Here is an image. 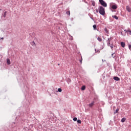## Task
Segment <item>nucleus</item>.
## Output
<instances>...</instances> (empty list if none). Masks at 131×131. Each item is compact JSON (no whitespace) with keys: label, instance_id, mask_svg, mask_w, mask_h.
Returning a JSON list of instances; mask_svg holds the SVG:
<instances>
[{"label":"nucleus","instance_id":"nucleus-4","mask_svg":"<svg viewBox=\"0 0 131 131\" xmlns=\"http://www.w3.org/2000/svg\"><path fill=\"white\" fill-rule=\"evenodd\" d=\"M124 31L126 33H127V35H131V31L130 30H125Z\"/></svg>","mask_w":131,"mask_h":131},{"label":"nucleus","instance_id":"nucleus-21","mask_svg":"<svg viewBox=\"0 0 131 131\" xmlns=\"http://www.w3.org/2000/svg\"><path fill=\"white\" fill-rule=\"evenodd\" d=\"M118 111H119V109L117 108V109L116 110V112H115L114 113H115V114L118 113Z\"/></svg>","mask_w":131,"mask_h":131},{"label":"nucleus","instance_id":"nucleus-9","mask_svg":"<svg viewBox=\"0 0 131 131\" xmlns=\"http://www.w3.org/2000/svg\"><path fill=\"white\" fill-rule=\"evenodd\" d=\"M112 9H113V10H116V9H117V6L114 5L112 6Z\"/></svg>","mask_w":131,"mask_h":131},{"label":"nucleus","instance_id":"nucleus-7","mask_svg":"<svg viewBox=\"0 0 131 131\" xmlns=\"http://www.w3.org/2000/svg\"><path fill=\"white\" fill-rule=\"evenodd\" d=\"M126 10L128 12H129V13H130V12H131L130 7H129V6H126Z\"/></svg>","mask_w":131,"mask_h":131},{"label":"nucleus","instance_id":"nucleus-28","mask_svg":"<svg viewBox=\"0 0 131 131\" xmlns=\"http://www.w3.org/2000/svg\"><path fill=\"white\" fill-rule=\"evenodd\" d=\"M2 11V9L0 8V12Z\"/></svg>","mask_w":131,"mask_h":131},{"label":"nucleus","instance_id":"nucleus-5","mask_svg":"<svg viewBox=\"0 0 131 131\" xmlns=\"http://www.w3.org/2000/svg\"><path fill=\"white\" fill-rule=\"evenodd\" d=\"M95 105V101H93L92 102H91L90 104H89V107H90V108H92V107H93V106H94Z\"/></svg>","mask_w":131,"mask_h":131},{"label":"nucleus","instance_id":"nucleus-8","mask_svg":"<svg viewBox=\"0 0 131 131\" xmlns=\"http://www.w3.org/2000/svg\"><path fill=\"white\" fill-rule=\"evenodd\" d=\"M114 80H116L117 81H118L120 80V79L118 77H114Z\"/></svg>","mask_w":131,"mask_h":131},{"label":"nucleus","instance_id":"nucleus-20","mask_svg":"<svg viewBox=\"0 0 131 131\" xmlns=\"http://www.w3.org/2000/svg\"><path fill=\"white\" fill-rule=\"evenodd\" d=\"M58 92H59V93H61V92H62V89L61 88L58 89Z\"/></svg>","mask_w":131,"mask_h":131},{"label":"nucleus","instance_id":"nucleus-13","mask_svg":"<svg viewBox=\"0 0 131 131\" xmlns=\"http://www.w3.org/2000/svg\"><path fill=\"white\" fill-rule=\"evenodd\" d=\"M113 18H114L116 20H118V17H117V16H116V15L113 16Z\"/></svg>","mask_w":131,"mask_h":131},{"label":"nucleus","instance_id":"nucleus-17","mask_svg":"<svg viewBox=\"0 0 131 131\" xmlns=\"http://www.w3.org/2000/svg\"><path fill=\"white\" fill-rule=\"evenodd\" d=\"M77 123H79V124H80L81 123V120H78L77 121Z\"/></svg>","mask_w":131,"mask_h":131},{"label":"nucleus","instance_id":"nucleus-10","mask_svg":"<svg viewBox=\"0 0 131 131\" xmlns=\"http://www.w3.org/2000/svg\"><path fill=\"white\" fill-rule=\"evenodd\" d=\"M121 46L122 48H124V47H125V43L121 42Z\"/></svg>","mask_w":131,"mask_h":131},{"label":"nucleus","instance_id":"nucleus-14","mask_svg":"<svg viewBox=\"0 0 131 131\" xmlns=\"http://www.w3.org/2000/svg\"><path fill=\"white\" fill-rule=\"evenodd\" d=\"M97 40H98V41H102V38L100 37H98L97 38Z\"/></svg>","mask_w":131,"mask_h":131},{"label":"nucleus","instance_id":"nucleus-22","mask_svg":"<svg viewBox=\"0 0 131 131\" xmlns=\"http://www.w3.org/2000/svg\"><path fill=\"white\" fill-rule=\"evenodd\" d=\"M73 120H74V121H77V118H76V117L74 118L73 119Z\"/></svg>","mask_w":131,"mask_h":131},{"label":"nucleus","instance_id":"nucleus-3","mask_svg":"<svg viewBox=\"0 0 131 131\" xmlns=\"http://www.w3.org/2000/svg\"><path fill=\"white\" fill-rule=\"evenodd\" d=\"M99 2L101 6H103V7H104L105 8L107 7V3H106L104 0H99Z\"/></svg>","mask_w":131,"mask_h":131},{"label":"nucleus","instance_id":"nucleus-12","mask_svg":"<svg viewBox=\"0 0 131 131\" xmlns=\"http://www.w3.org/2000/svg\"><path fill=\"white\" fill-rule=\"evenodd\" d=\"M7 63L8 65H10V64H11V61H10L9 59H7Z\"/></svg>","mask_w":131,"mask_h":131},{"label":"nucleus","instance_id":"nucleus-29","mask_svg":"<svg viewBox=\"0 0 131 131\" xmlns=\"http://www.w3.org/2000/svg\"><path fill=\"white\" fill-rule=\"evenodd\" d=\"M96 12H97V13H98V10H97Z\"/></svg>","mask_w":131,"mask_h":131},{"label":"nucleus","instance_id":"nucleus-27","mask_svg":"<svg viewBox=\"0 0 131 131\" xmlns=\"http://www.w3.org/2000/svg\"><path fill=\"white\" fill-rule=\"evenodd\" d=\"M0 39H4V37L0 38Z\"/></svg>","mask_w":131,"mask_h":131},{"label":"nucleus","instance_id":"nucleus-2","mask_svg":"<svg viewBox=\"0 0 131 131\" xmlns=\"http://www.w3.org/2000/svg\"><path fill=\"white\" fill-rule=\"evenodd\" d=\"M99 12L100 15L104 16V15H105V8H104L102 6H99Z\"/></svg>","mask_w":131,"mask_h":131},{"label":"nucleus","instance_id":"nucleus-18","mask_svg":"<svg viewBox=\"0 0 131 131\" xmlns=\"http://www.w3.org/2000/svg\"><path fill=\"white\" fill-rule=\"evenodd\" d=\"M66 14L67 15H69V16H70V11H67Z\"/></svg>","mask_w":131,"mask_h":131},{"label":"nucleus","instance_id":"nucleus-6","mask_svg":"<svg viewBox=\"0 0 131 131\" xmlns=\"http://www.w3.org/2000/svg\"><path fill=\"white\" fill-rule=\"evenodd\" d=\"M7 13H8V12L7 11L3 12V13L2 14V16H3L4 18H5V17H7Z\"/></svg>","mask_w":131,"mask_h":131},{"label":"nucleus","instance_id":"nucleus-15","mask_svg":"<svg viewBox=\"0 0 131 131\" xmlns=\"http://www.w3.org/2000/svg\"><path fill=\"white\" fill-rule=\"evenodd\" d=\"M93 27L94 30H96L97 29V25H93Z\"/></svg>","mask_w":131,"mask_h":131},{"label":"nucleus","instance_id":"nucleus-16","mask_svg":"<svg viewBox=\"0 0 131 131\" xmlns=\"http://www.w3.org/2000/svg\"><path fill=\"white\" fill-rule=\"evenodd\" d=\"M81 90L82 91H84V90H85V86L84 85L82 86L81 88Z\"/></svg>","mask_w":131,"mask_h":131},{"label":"nucleus","instance_id":"nucleus-23","mask_svg":"<svg viewBox=\"0 0 131 131\" xmlns=\"http://www.w3.org/2000/svg\"><path fill=\"white\" fill-rule=\"evenodd\" d=\"M114 54H115V53H113V54H112V57H113V58H115V55H114Z\"/></svg>","mask_w":131,"mask_h":131},{"label":"nucleus","instance_id":"nucleus-24","mask_svg":"<svg viewBox=\"0 0 131 131\" xmlns=\"http://www.w3.org/2000/svg\"><path fill=\"white\" fill-rule=\"evenodd\" d=\"M128 48H129V50H131V45H129Z\"/></svg>","mask_w":131,"mask_h":131},{"label":"nucleus","instance_id":"nucleus-1","mask_svg":"<svg viewBox=\"0 0 131 131\" xmlns=\"http://www.w3.org/2000/svg\"><path fill=\"white\" fill-rule=\"evenodd\" d=\"M112 38H108L107 46L108 47H110V48H111L112 51H113V48H114V47L115 46L113 45V43H112Z\"/></svg>","mask_w":131,"mask_h":131},{"label":"nucleus","instance_id":"nucleus-11","mask_svg":"<svg viewBox=\"0 0 131 131\" xmlns=\"http://www.w3.org/2000/svg\"><path fill=\"white\" fill-rule=\"evenodd\" d=\"M91 4L93 7H95L96 6V3H95V1H91Z\"/></svg>","mask_w":131,"mask_h":131},{"label":"nucleus","instance_id":"nucleus-25","mask_svg":"<svg viewBox=\"0 0 131 131\" xmlns=\"http://www.w3.org/2000/svg\"><path fill=\"white\" fill-rule=\"evenodd\" d=\"M33 43L34 45H35V42H34V41H33Z\"/></svg>","mask_w":131,"mask_h":131},{"label":"nucleus","instance_id":"nucleus-26","mask_svg":"<svg viewBox=\"0 0 131 131\" xmlns=\"http://www.w3.org/2000/svg\"><path fill=\"white\" fill-rule=\"evenodd\" d=\"M80 63H82V60H80Z\"/></svg>","mask_w":131,"mask_h":131},{"label":"nucleus","instance_id":"nucleus-19","mask_svg":"<svg viewBox=\"0 0 131 131\" xmlns=\"http://www.w3.org/2000/svg\"><path fill=\"white\" fill-rule=\"evenodd\" d=\"M121 121L122 122H124V121H125V118H123L121 119Z\"/></svg>","mask_w":131,"mask_h":131}]
</instances>
